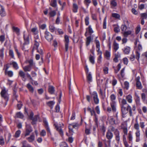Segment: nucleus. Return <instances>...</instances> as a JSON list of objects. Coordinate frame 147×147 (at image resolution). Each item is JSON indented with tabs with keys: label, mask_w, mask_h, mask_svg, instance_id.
I'll list each match as a JSON object with an SVG mask.
<instances>
[{
	"label": "nucleus",
	"mask_w": 147,
	"mask_h": 147,
	"mask_svg": "<svg viewBox=\"0 0 147 147\" xmlns=\"http://www.w3.org/2000/svg\"><path fill=\"white\" fill-rule=\"evenodd\" d=\"M89 60L90 62L93 64L94 63V57L92 55H90L89 57Z\"/></svg>",
	"instance_id": "57"
},
{
	"label": "nucleus",
	"mask_w": 147,
	"mask_h": 147,
	"mask_svg": "<svg viewBox=\"0 0 147 147\" xmlns=\"http://www.w3.org/2000/svg\"><path fill=\"white\" fill-rule=\"evenodd\" d=\"M32 131V128L31 126L29 124H26L24 136L26 137L29 136L30 134V133Z\"/></svg>",
	"instance_id": "4"
},
{
	"label": "nucleus",
	"mask_w": 147,
	"mask_h": 147,
	"mask_svg": "<svg viewBox=\"0 0 147 147\" xmlns=\"http://www.w3.org/2000/svg\"><path fill=\"white\" fill-rule=\"evenodd\" d=\"M29 64L28 65L32 67L35 65V63L34 62L33 60L32 59H30L26 61Z\"/></svg>",
	"instance_id": "25"
},
{
	"label": "nucleus",
	"mask_w": 147,
	"mask_h": 147,
	"mask_svg": "<svg viewBox=\"0 0 147 147\" xmlns=\"http://www.w3.org/2000/svg\"><path fill=\"white\" fill-rule=\"evenodd\" d=\"M5 73L6 74H7L8 76L10 77H12L13 75V72L11 71H7L6 73Z\"/></svg>",
	"instance_id": "55"
},
{
	"label": "nucleus",
	"mask_w": 147,
	"mask_h": 147,
	"mask_svg": "<svg viewBox=\"0 0 147 147\" xmlns=\"http://www.w3.org/2000/svg\"><path fill=\"white\" fill-rule=\"evenodd\" d=\"M108 68L106 67H104L103 68V70L105 74H108Z\"/></svg>",
	"instance_id": "58"
},
{
	"label": "nucleus",
	"mask_w": 147,
	"mask_h": 147,
	"mask_svg": "<svg viewBox=\"0 0 147 147\" xmlns=\"http://www.w3.org/2000/svg\"><path fill=\"white\" fill-rule=\"evenodd\" d=\"M134 128L137 131L140 130H139V125L137 121H136V123L134 125Z\"/></svg>",
	"instance_id": "44"
},
{
	"label": "nucleus",
	"mask_w": 147,
	"mask_h": 147,
	"mask_svg": "<svg viewBox=\"0 0 147 147\" xmlns=\"http://www.w3.org/2000/svg\"><path fill=\"white\" fill-rule=\"evenodd\" d=\"M96 48L98 49L97 50V51L98 52V53H99L100 51H99L100 45L99 41L98 40H96Z\"/></svg>",
	"instance_id": "41"
},
{
	"label": "nucleus",
	"mask_w": 147,
	"mask_h": 147,
	"mask_svg": "<svg viewBox=\"0 0 147 147\" xmlns=\"http://www.w3.org/2000/svg\"><path fill=\"white\" fill-rule=\"evenodd\" d=\"M94 120L95 122V125L97 127H98V119L96 116L94 117Z\"/></svg>",
	"instance_id": "61"
},
{
	"label": "nucleus",
	"mask_w": 147,
	"mask_h": 147,
	"mask_svg": "<svg viewBox=\"0 0 147 147\" xmlns=\"http://www.w3.org/2000/svg\"><path fill=\"white\" fill-rule=\"evenodd\" d=\"M55 102L53 101H50L47 102V104L50 107L51 109H52Z\"/></svg>",
	"instance_id": "34"
},
{
	"label": "nucleus",
	"mask_w": 147,
	"mask_h": 147,
	"mask_svg": "<svg viewBox=\"0 0 147 147\" xmlns=\"http://www.w3.org/2000/svg\"><path fill=\"white\" fill-rule=\"evenodd\" d=\"M116 130H118L117 129H115V128L112 126H111L109 127V129L108 130H109L110 131V132H114V133L115 132V131Z\"/></svg>",
	"instance_id": "51"
},
{
	"label": "nucleus",
	"mask_w": 147,
	"mask_h": 147,
	"mask_svg": "<svg viewBox=\"0 0 147 147\" xmlns=\"http://www.w3.org/2000/svg\"><path fill=\"white\" fill-rule=\"evenodd\" d=\"M10 65H13V67L14 68L16 69H17L19 68V67L17 63L15 61H12L10 63Z\"/></svg>",
	"instance_id": "35"
},
{
	"label": "nucleus",
	"mask_w": 147,
	"mask_h": 147,
	"mask_svg": "<svg viewBox=\"0 0 147 147\" xmlns=\"http://www.w3.org/2000/svg\"><path fill=\"white\" fill-rule=\"evenodd\" d=\"M26 87L28 90L31 93H33L34 91V89L33 87L29 84H27Z\"/></svg>",
	"instance_id": "29"
},
{
	"label": "nucleus",
	"mask_w": 147,
	"mask_h": 147,
	"mask_svg": "<svg viewBox=\"0 0 147 147\" xmlns=\"http://www.w3.org/2000/svg\"><path fill=\"white\" fill-rule=\"evenodd\" d=\"M124 88L127 90L129 87V83L127 81H125L124 83Z\"/></svg>",
	"instance_id": "63"
},
{
	"label": "nucleus",
	"mask_w": 147,
	"mask_h": 147,
	"mask_svg": "<svg viewBox=\"0 0 147 147\" xmlns=\"http://www.w3.org/2000/svg\"><path fill=\"white\" fill-rule=\"evenodd\" d=\"M49 28L50 31L52 32H54L56 29V28L53 25H50L49 26Z\"/></svg>",
	"instance_id": "43"
},
{
	"label": "nucleus",
	"mask_w": 147,
	"mask_h": 147,
	"mask_svg": "<svg viewBox=\"0 0 147 147\" xmlns=\"http://www.w3.org/2000/svg\"><path fill=\"white\" fill-rule=\"evenodd\" d=\"M87 31L88 30V32L90 34V35H91V34L93 32V31L91 28V26H89L88 28L86 29Z\"/></svg>",
	"instance_id": "49"
},
{
	"label": "nucleus",
	"mask_w": 147,
	"mask_h": 147,
	"mask_svg": "<svg viewBox=\"0 0 147 147\" xmlns=\"http://www.w3.org/2000/svg\"><path fill=\"white\" fill-rule=\"evenodd\" d=\"M121 111L123 115H125L128 112L129 109H127V107L125 106H121Z\"/></svg>",
	"instance_id": "15"
},
{
	"label": "nucleus",
	"mask_w": 147,
	"mask_h": 147,
	"mask_svg": "<svg viewBox=\"0 0 147 147\" xmlns=\"http://www.w3.org/2000/svg\"><path fill=\"white\" fill-rule=\"evenodd\" d=\"M60 147H68V146L66 142H63L60 144Z\"/></svg>",
	"instance_id": "54"
},
{
	"label": "nucleus",
	"mask_w": 147,
	"mask_h": 147,
	"mask_svg": "<svg viewBox=\"0 0 147 147\" xmlns=\"http://www.w3.org/2000/svg\"><path fill=\"white\" fill-rule=\"evenodd\" d=\"M114 134L115 136V140L118 143L120 141V139L119 131L118 130H116L115 132L114 133Z\"/></svg>",
	"instance_id": "10"
},
{
	"label": "nucleus",
	"mask_w": 147,
	"mask_h": 147,
	"mask_svg": "<svg viewBox=\"0 0 147 147\" xmlns=\"http://www.w3.org/2000/svg\"><path fill=\"white\" fill-rule=\"evenodd\" d=\"M126 99L128 102L131 103L132 102V97L131 95L129 94L127 96Z\"/></svg>",
	"instance_id": "30"
},
{
	"label": "nucleus",
	"mask_w": 147,
	"mask_h": 147,
	"mask_svg": "<svg viewBox=\"0 0 147 147\" xmlns=\"http://www.w3.org/2000/svg\"><path fill=\"white\" fill-rule=\"evenodd\" d=\"M105 56L108 58H109L110 56V53L107 51H105Z\"/></svg>",
	"instance_id": "62"
},
{
	"label": "nucleus",
	"mask_w": 147,
	"mask_h": 147,
	"mask_svg": "<svg viewBox=\"0 0 147 147\" xmlns=\"http://www.w3.org/2000/svg\"><path fill=\"white\" fill-rule=\"evenodd\" d=\"M36 37L37 38L35 40L34 46L33 48V49H37L39 45V41L38 39V36H37Z\"/></svg>",
	"instance_id": "13"
},
{
	"label": "nucleus",
	"mask_w": 147,
	"mask_h": 147,
	"mask_svg": "<svg viewBox=\"0 0 147 147\" xmlns=\"http://www.w3.org/2000/svg\"><path fill=\"white\" fill-rule=\"evenodd\" d=\"M131 31H126L124 32L123 33V35L125 37H127L128 35L131 34Z\"/></svg>",
	"instance_id": "45"
},
{
	"label": "nucleus",
	"mask_w": 147,
	"mask_h": 147,
	"mask_svg": "<svg viewBox=\"0 0 147 147\" xmlns=\"http://www.w3.org/2000/svg\"><path fill=\"white\" fill-rule=\"evenodd\" d=\"M54 125L55 126L57 130L59 133L61 135H63V131L60 127L58 126L57 124L55 123L54 124Z\"/></svg>",
	"instance_id": "17"
},
{
	"label": "nucleus",
	"mask_w": 147,
	"mask_h": 147,
	"mask_svg": "<svg viewBox=\"0 0 147 147\" xmlns=\"http://www.w3.org/2000/svg\"><path fill=\"white\" fill-rule=\"evenodd\" d=\"M141 19H146L147 18V14L146 13H142L140 14Z\"/></svg>",
	"instance_id": "40"
},
{
	"label": "nucleus",
	"mask_w": 147,
	"mask_h": 147,
	"mask_svg": "<svg viewBox=\"0 0 147 147\" xmlns=\"http://www.w3.org/2000/svg\"><path fill=\"white\" fill-rule=\"evenodd\" d=\"M105 89L104 90V92H103L101 88H100L99 91V93L101 96V98L104 99L105 97Z\"/></svg>",
	"instance_id": "21"
},
{
	"label": "nucleus",
	"mask_w": 147,
	"mask_h": 147,
	"mask_svg": "<svg viewBox=\"0 0 147 147\" xmlns=\"http://www.w3.org/2000/svg\"><path fill=\"white\" fill-rule=\"evenodd\" d=\"M122 50L125 54L127 55L130 53L131 48L129 46H126Z\"/></svg>",
	"instance_id": "12"
},
{
	"label": "nucleus",
	"mask_w": 147,
	"mask_h": 147,
	"mask_svg": "<svg viewBox=\"0 0 147 147\" xmlns=\"http://www.w3.org/2000/svg\"><path fill=\"white\" fill-rule=\"evenodd\" d=\"M9 55L13 58H14V55L13 51L12 50H10L9 51Z\"/></svg>",
	"instance_id": "64"
},
{
	"label": "nucleus",
	"mask_w": 147,
	"mask_h": 147,
	"mask_svg": "<svg viewBox=\"0 0 147 147\" xmlns=\"http://www.w3.org/2000/svg\"><path fill=\"white\" fill-rule=\"evenodd\" d=\"M92 40V39L91 36L87 37L86 42V46H87L89 45Z\"/></svg>",
	"instance_id": "33"
},
{
	"label": "nucleus",
	"mask_w": 147,
	"mask_h": 147,
	"mask_svg": "<svg viewBox=\"0 0 147 147\" xmlns=\"http://www.w3.org/2000/svg\"><path fill=\"white\" fill-rule=\"evenodd\" d=\"M78 9V7L77 5L75 3H74L73 4V11L74 13H76L77 12Z\"/></svg>",
	"instance_id": "37"
},
{
	"label": "nucleus",
	"mask_w": 147,
	"mask_h": 147,
	"mask_svg": "<svg viewBox=\"0 0 147 147\" xmlns=\"http://www.w3.org/2000/svg\"><path fill=\"white\" fill-rule=\"evenodd\" d=\"M112 16L116 19L118 20H120V15L118 13H112Z\"/></svg>",
	"instance_id": "23"
},
{
	"label": "nucleus",
	"mask_w": 147,
	"mask_h": 147,
	"mask_svg": "<svg viewBox=\"0 0 147 147\" xmlns=\"http://www.w3.org/2000/svg\"><path fill=\"white\" fill-rule=\"evenodd\" d=\"M39 117L38 115H36L34 116L32 119V125L36 124V122L39 119Z\"/></svg>",
	"instance_id": "19"
},
{
	"label": "nucleus",
	"mask_w": 147,
	"mask_h": 147,
	"mask_svg": "<svg viewBox=\"0 0 147 147\" xmlns=\"http://www.w3.org/2000/svg\"><path fill=\"white\" fill-rule=\"evenodd\" d=\"M29 142H32L34 140V136L33 135H31L30 137L27 138Z\"/></svg>",
	"instance_id": "38"
},
{
	"label": "nucleus",
	"mask_w": 147,
	"mask_h": 147,
	"mask_svg": "<svg viewBox=\"0 0 147 147\" xmlns=\"http://www.w3.org/2000/svg\"><path fill=\"white\" fill-rule=\"evenodd\" d=\"M113 48L115 50V52H116L119 48V44L117 43L115 41H114L113 43Z\"/></svg>",
	"instance_id": "27"
},
{
	"label": "nucleus",
	"mask_w": 147,
	"mask_h": 147,
	"mask_svg": "<svg viewBox=\"0 0 147 147\" xmlns=\"http://www.w3.org/2000/svg\"><path fill=\"white\" fill-rule=\"evenodd\" d=\"M136 137V141L138 142L140 141V131L137 130L135 133Z\"/></svg>",
	"instance_id": "20"
},
{
	"label": "nucleus",
	"mask_w": 147,
	"mask_h": 147,
	"mask_svg": "<svg viewBox=\"0 0 147 147\" xmlns=\"http://www.w3.org/2000/svg\"><path fill=\"white\" fill-rule=\"evenodd\" d=\"M127 103V101L126 100L123 99H122L121 101V106H124V105L126 104Z\"/></svg>",
	"instance_id": "60"
},
{
	"label": "nucleus",
	"mask_w": 147,
	"mask_h": 147,
	"mask_svg": "<svg viewBox=\"0 0 147 147\" xmlns=\"http://www.w3.org/2000/svg\"><path fill=\"white\" fill-rule=\"evenodd\" d=\"M45 37L49 42H51L53 39V35L49 32L46 31L45 32Z\"/></svg>",
	"instance_id": "7"
},
{
	"label": "nucleus",
	"mask_w": 147,
	"mask_h": 147,
	"mask_svg": "<svg viewBox=\"0 0 147 147\" xmlns=\"http://www.w3.org/2000/svg\"><path fill=\"white\" fill-rule=\"evenodd\" d=\"M49 92L51 94H53L55 92V89L54 87L51 86H49L48 89Z\"/></svg>",
	"instance_id": "32"
},
{
	"label": "nucleus",
	"mask_w": 147,
	"mask_h": 147,
	"mask_svg": "<svg viewBox=\"0 0 147 147\" xmlns=\"http://www.w3.org/2000/svg\"><path fill=\"white\" fill-rule=\"evenodd\" d=\"M31 31L34 35L37 34L38 33V28L36 26L32 28L31 30Z\"/></svg>",
	"instance_id": "26"
},
{
	"label": "nucleus",
	"mask_w": 147,
	"mask_h": 147,
	"mask_svg": "<svg viewBox=\"0 0 147 147\" xmlns=\"http://www.w3.org/2000/svg\"><path fill=\"white\" fill-rule=\"evenodd\" d=\"M79 126V125L77 123H74L69 124L68 128L69 131L73 132V128H77Z\"/></svg>",
	"instance_id": "8"
},
{
	"label": "nucleus",
	"mask_w": 147,
	"mask_h": 147,
	"mask_svg": "<svg viewBox=\"0 0 147 147\" xmlns=\"http://www.w3.org/2000/svg\"><path fill=\"white\" fill-rule=\"evenodd\" d=\"M1 94L2 98H3L5 101H8L9 100V96L7 91L5 89H3L1 92Z\"/></svg>",
	"instance_id": "3"
},
{
	"label": "nucleus",
	"mask_w": 147,
	"mask_h": 147,
	"mask_svg": "<svg viewBox=\"0 0 147 147\" xmlns=\"http://www.w3.org/2000/svg\"><path fill=\"white\" fill-rule=\"evenodd\" d=\"M121 31L123 32L126 31L127 27L125 24L122 25L121 27Z\"/></svg>",
	"instance_id": "46"
},
{
	"label": "nucleus",
	"mask_w": 147,
	"mask_h": 147,
	"mask_svg": "<svg viewBox=\"0 0 147 147\" xmlns=\"http://www.w3.org/2000/svg\"><path fill=\"white\" fill-rule=\"evenodd\" d=\"M21 133V131L20 130H17L15 133V137L16 138L18 137Z\"/></svg>",
	"instance_id": "59"
},
{
	"label": "nucleus",
	"mask_w": 147,
	"mask_h": 147,
	"mask_svg": "<svg viewBox=\"0 0 147 147\" xmlns=\"http://www.w3.org/2000/svg\"><path fill=\"white\" fill-rule=\"evenodd\" d=\"M135 57L138 61H139L140 56V52L138 51H136L135 52Z\"/></svg>",
	"instance_id": "36"
},
{
	"label": "nucleus",
	"mask_w": 147,
	"mask_h": 147,
	"mask_svg": "<svg viewBox=\"0 0 147 147\" xmlns=\"http://www.w3.org/2000/svg\"><path fill=\"white\" fill-rule=\"evenodd\" d=\"M51 5L53 7H56L57 6L56 0H51Z\"/></svg>",
	"instance_id": "39"
},
{
	"label": "nucleus",
	"mask_w": 147,
	"mask_h": 147,
	"mask_svg": "<svg viewBox=\"0 0 147 147\" xmlns=\"http://www.w3.org/2000/svg\"><path fill=\"white\" fill-rule=\"evenodd\" d=\"M100 130L103 133V134L104 135L105 132L106 131V127L105 126L104 124H103L100 126Z\"/></svg>",
	"instance_id": "42"
},
{
	"label": "nucleus",
	"mask_w": 147,
	"mask_h": 147,
	"mask_svg": "<svg viewBox=\"0 0 147 147\" xmlns=\"http://www.w3.org/2000/svg\"><path fill=\"white\" fill-rule=\"evenodd\" d=\"M136 107L135 105H134L132 106V108L130 106L128 105L127 109H129L128 111L129 113V115L130 116H132L134 114L136 113Z\"/></svg>",
	"instance_id": "5"
},
{
	"label": "nucleus",
	"mask_w": 147,
	"mask_h": 147,
	"mask_svg": "<svg viewBox=\"0 0 147 147\" xmlns=\"http://www.w3.org/2000/svg\"><path fill=\"white\" fill-rule=\"evenodd\" d=\"M25 74L24 72L22 70H20L19 71V76L22 78L23 80H24V79H25ZM24 81L25 80H24Z\"/></svg>",
	"instance_id": "18"
},
{
	"label": "nucleus",
	"mask_w": 147,
	"mask_h": 147,
	"mask_svg": "<svg viewBox=\"0 0 147 147\" xmlns=\"http://www.w3.org/2000/svg\"><path fill=\"white\" fill-rule=\"evenodd\" d=\"M140 77L139 76L137 77L135 80L136 81V86L138 89H141L142 88V85L140 81Z\"/></svg>",
	"instance_id": "9"
},
{
	"label": "nucleus",
	"mask_w": 147,
	"mask_h": 147,
	"mask_svg": "<svg viewBox=\"0 0 147 147\" xmlns=\"http://www.w3.org/2000/svg\"><path fill=\"white\" fill-rule=\"evenodd\" d=\"M64 41L65 51L66 52H67L68 49L69 42V37L67 35L65 36Z\"/></svg>",
	"instance_id": "6"
},
{
	"label": "nucleus",
	"mask_w": 147,
	"mask_h": 147,
	"mask_svg": "<svg viewBox=\"0 0 147 147\" xmlns=\"http://www.w3.org/2000/svg\"><path fill=\"white\" fill-rule=\"evenodd\" d=\"M4 50V49L3 48L0 49V57L2 59H3V57Z\"/></svg>",
	"instance_id": "53"
},
{
	"label": "nucleus",
	"mask_w": 147,
	"mask_h": 147,
	"mask_svg": "<svg viewBox=\"0 0 147 147\" xmlns=\"http://www.w3.org/2000/svg\"><path fill=\"white\" fill-rule=\"evenodd\" d=\"M128 138L129 141V143H130L132 141L133 139L131 133H129L128 134Z\"/></svg>",
	"instance_id": "48"
},
{
	"label": "nucleus",
	"mask_w": 147,
	"mask_h": 147,
	"mask_svg": "<svg viewBox=\"0 0 147 147\" xmlns=\"http://www.w3.org/2000/svg\"><path fill=\"white\" fill-rule=\"evenodd\" d=\"M43 122L47 130L48 133L51 134V132L47 120L45 119H44L43 120Z\"/></svg>",
	"instance_id": "11"
},
{
	"label": "nucleus",
	"mask_w": 147,
	"mask_h": 147,
	"mask_svg": "<svg viewBox=\"0 0 147 147\" xmlns=\"http://www.w3.org/2000/svg\"><path fill=\"white\" fill-rule=\"evenodd\" d=\"M113 133L109 130H107L106 133V137L108 140H111L113 137Z\"/></svg>",
	"instance_id": "14"
},
{
	"label": "nucleus",
	"mask_w": 147,
	"mask_h": 147,
	"mask_svg": "<svg viewBox=\"0 0 147 147\" xmlns=\"http://www.w3.org/2000/svg\"><path fill=\"white\" fill-rule=\"evenodd\" d=\"M111 100L110 105L112 108V110L113 112L116 111V102L115 100L116 96L114 94H112L110 96Z\"/></svg>",
	"instance_id": "1"
},
{
	"label": "nucleus",
	"mask_w": 147,
	"mask_h": 147,
	"mask_svg": "<svg viewBox=\"0 0 147 147\" xmlns=\"http://www.w3.org/2000/svg\"><path fill=\"white\" fill-rule=\"evenodd\" d=\"M23 35L24 40V45L28 44L29 43L30 34L28 33H26L25 32H24Z\"/></svg>",
	"instance_id": "2"
},
{
	"label": "nucleus",
	"mask_w": 147,
	"mask_h": 147,
	"mask_svg": "<svg viewBox=\"0 0 147 147\" xmlns=\"http://www.w3.org/2000/svg\"><path fill=\"white\" fill-rule=\"evenodd\" d=\"M23 69L25 72H29L32 69V67L28 65H27L24 67H23Z\"/></svg>",
	"instance_id": "28"
},
{
	"label": "nucleus",
	"mask_w": 147,
	"mask_h": 147,
	"mask_svg": "<svg viewBox=\"0 0 147 147\" xmlns=\"http://www.w3.org/2000/svg\"><path fill=\"white\" fill-rule=\"evenodd\" d=\"M114 31L116 33H118L120 31V29L119 27L118 26H116L114 28Z\"/></svg>",
	"instance_id": "56"
},
{
	"label": "nucleus",
	"mask_w": 147,
	"mask_h": 147,
	"mask_svg": "<svg viewBox=\"0 0 147 147\" xmlns=\"http://www.w3.org/2000/svg\"><path fill=\"white\" fill-rule=\"evenodd\" d=\"M103 141L105 145V147H107L108 146H110V143L111 142V140H107L106 139H105L103 140Z\"/></svg>",
	"instance_id": "24"
},
{
	"label": "nucleus",
	"mask_w": 147,
	"mask_h": 147,
	"mask_svg": "<svg viewBox=\"0 0 147 147\" xmlns=\"http://www.w3.org/2000/svg\"><path fill=\"white\" fill-rule=\"evenodd\" d=\"M56 13L55 11H51L49 12V14L51 17H54L56 14Z\"/></svg>",
	"instance_id": "52"
},
{
	"label": "nucleus",
	"mask_w": 147,
	"mask_h": 147,
	"mask_svg": "<svg viewBox=\"0 0 147 147\" xmlns=\"http://www.w3.org/2000/svg\"><path fill=\"white\" fill-rule=\"evenodd\" d=\"M89 16H86L85 19V24L86 26H88L89 25Z\"/></svg>",
	"instance_id": "50"
},
{
	"label": "nucleus",
	"mask_w": 147,
	"mask_h": 147,
	"mask_svg": "<svg viewBox=\"0 0 147 147\" xmlns=\"http://www.w3.org/2000/svg\"><path fill=\"white\" fill-rule=\"evenodd\" d=\"M116 0H110V6L111 8H114L117 5Z\"/></svg>",
	"instance_id": "16"
},
{
	"label": "nucleus",
	"mask_w": 147,
	"mask_h": 147,
	"mask_svg": "<svg viewBox=\"0 0 147 147\" xmlns=\"http://www.w3.org/2000/svg\"><path fill=\"white\" fill-rule=\"evenodd\" d=\"M0 14L2 16H5V12L4 9L2 6L0 5Z\"/></svg>",
	"instance_id": "22"
},
{
	"label": "nucleus",
	"mask_w": 147,
	"mask_h": 147,
	"mask_svg": "<svg viewBox=\"0 0 147 147\" xmlns=\"http://www.w3.org/2000/svg\"><path fill=\"white\" fill-rule=\"evenodd\" d=\"M16 116L17 118H22L24 117L23 114L20 112H18L16 113Z\"/></svg>",
	"instance_id": "47"
},
{
	"label": "nucleus",
	"mask_w": 147,
	"mask_h": 147,
	"mask_svg": "<svg viewBox=\"0 0 147 147\" xmlns=\"http://www.w3.org/2000/svg\"><path fill=\"white\" fill-rule=\"evenodd\" d=\"M87 81L89 83L92 82V78L91 74L90 73H88L87 75Z\"/></svg>",
	"instance_id": "31"
}]
</instances>
